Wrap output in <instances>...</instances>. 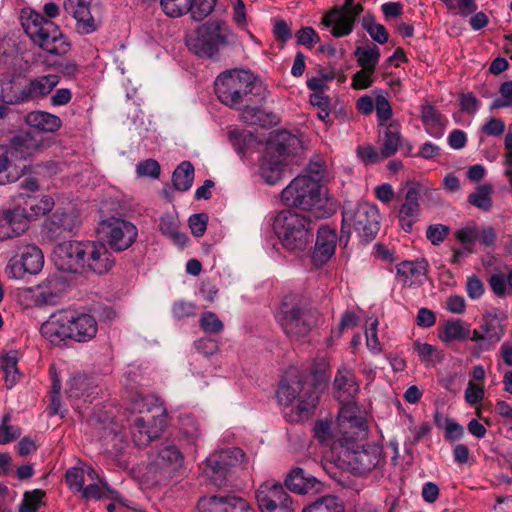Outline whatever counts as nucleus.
<instances>
[{"label":"nucleus","mask_w":512,"mask_h":512,"mask_svg":"<svg viewBox=\"0 0 512 512\" xmlns=\"http://www.w3.org/2000/svg\"><path fill=\"white\" fill-rule=\"evenodd\" d=\"M214 88L221 103L230 108L243 105L244 113L254 112V105L262 104L268 93L264 84L244 69L222 72L217 76Z\"/></svg>","instance_id":"1"},{"label":"nucleus","mask_w":512,"mask_h":512,"mask_svg":"<svg viewBox=\"0 0 512 512\" xmlns=\"http://www.w3.org/2000/svg\"><path fill=\"white\" fill-rule=\"evenodd\" d=\"M46 19L41 13L24 9L21 13V24L31 41L45 52L63 56L70 50V42L62 33L59 26L51 19L60 14V7L55 2H47L43 6Z\"/></svg>","instance_id":"2"},{"label":"nucleus","mask_w":512,"mask_h":512,"mask_svg":"<svg viewBox=\"0 0 512 512\" xmlns=\"http://www.w3.org/2000/svg\"><path fill=\"white\" fill-rule=\"evenodd\" d=\"M98 325L92 315L62 310L53 313L41 326L42 335L53 345L67 339L87 342L95 337Z\"/></svg>","instance_id":"3"},{"label":"nucleus","mask_w":512,"mask_h":512,"mask_svg":"<svg viewBox=\"0 0 512 512\" xmlns=\"http://www.w3.org/2000/svg\"><path fill=\"white\" fill-rule=\"evenodd\" d=\"M128 421L135 445L146 446L165 430L167 414L154 397L138 396L132 404V416Z\"/></svg>","instance_id":"4"},{"label":"nucleus","mask_w":512,"mask_h":512,"mask_svg":"<svg viewBox=\"0 0 512 512\" xmlns=\"http://www.w3.org/2000/svg\"><path fill=\"white\" fill-rule=\"evenodd\" d=\"M320 318L318 311L308 308L299 295L284 296L278 320L289 337L296 339L306 337L319 323Z\"/></svg>","instance_id":"5"},{"label":"nucleus","mask_w":512,"mask_h":512,"mask_svg":"<svg viewBox=\"0 0 512 512\" xmlns=\"http://www.w3.org/2000/svg\"><path fill=\"white\" fill-rule=\"evenodd\" d=\"M351 229L364 242L372 241L380 229V214L374 204L367 202L357 205H345L342 211V228L340 241L347 245Z\"/></svg>","instance_id":"6"},{"label":"nucleus","mask_w":512,"mask_h":512,"mask_svg":"<svg viewBox=\"0 0 512 512\" xmlns=\"http://www.w3.org/2000/svg\"><path fill=\"white\" fill-rule=\"evenodd\" d=\"M313 224L307 216L287 209L276 215L273 229L287 250L302 252L310 242Z\"/></svg>","instance_id":"7"},{"label":"nucleus","mask_w":512,"mask_h":512,"mask_svg":"<svg viewBox=\"0 0 512 512\" xmlns=\"http://www.w3.org/2000/svg\"><path fill=\"white\" fill-rule=\"evenodd\" d=\"M321 391L320 383L308 382L297 369H291L286 372L279 384L277 398L283 405H289L298 399L297 409L303 414L316 407Z\"/></svg>","instance_id":"8"},{"label":"nucleus","mask_w":512,"mask_h":512,"mask_svg":"<svg viewBox=\"0 0 512 512\" xmlns=\"http://www.w3.org/2000/svg\"><path fill=\"white\" fill-rule=\"evenodd\" d=\"M283 202L303 210H313L316 217L327 215L325 207L328 199L320 184L311 177H296L281 193Z\"/></svg>","instance_id":"9"},{"label":"nucleus","mask_w":512,"mask_h":512,"mask_svg":"<svg viewBox=\"0 0 512 512\" xmlns=\"http://www.w3.org/2000/svg\"><path fill=\"white\" fill-rule=\"evenodd\" d=\"M230 34V29L225 22L210 20L186 37V45L198 56L212 57L221 46L228 43Z\"/></svg>","instance_id":"10"},{"label":"nucleus","mask_w":512,"mask_h":512,"mask_svg":"<svg viewBox=\"0 0 512 512\" xmlns=\"http://www.w3.org/2000/svg\"><path fill=\"white\" fill-rule=\"evenodd\" d=\"M245 453L238 447H231L214 452L206 460L203 468L205 475L217 487L227 484L231 475L244 465Z\"/></svg>","instance_id":"11"},{"label":"nucleus","mask_w":512,"mask_h":512,"mask_svg":"<svg viewBox=\"0 0 512 512\" xmlns=\"http://www.w3.org/2000/svg\"><path fill=\"white\" fill-rule=\"evenodd\" d=\"M97 233L116 252L127 250L138 236L137 227L132 222L117 217L102 220L98 224Z\"/></svg>","instance_id":"12"},{"label":"nucleus","mask_w":512,"mask_h":512,"mask_svg":"<svg viewBox=\"0 0 512 512\" xmlns=\"http://www.w3.org/2000/svg\"><path fill=\"white\" fill-rule=\"evenodd\" d=\"M255 496L261 512H295L292 498L275 480L262 483Z\"/></svg>","instance_id":"13"},{"label":"nucleus","mask_w":512,"mask_h":512,"mask_svg":"<svg viewBox=\"0 0 512 512\" xmlns=\"http://www.w3.org/2000/svg\"><path fill=\"white\" fill-rule=\"evenodd\" d=\"M86 242L65 241L54 249L56 267L65 272L83 273L85 262Z\"/></svg>","instance_id":"14"},{"label":"nucleus","mask_w":512,"mask_h":512,"mask_svg":"<svg viewBox=\"0 0 512 512\" xmlns=\"http://www.w3.org/2000/svg\"><path fill=\"white\" fill-rule=\"evenodd\" d=\"M287 156L285 145L281 143L268 144L260 166V175L266 183L273 185L282 179Z\"/></svg>","instance_id":"15"},{"label":"nucleus","mask_w":512,"mask_h":512,"mask_svg":"<svg viewBox=\"0 0 512 512\" xmlns=\"http://www.w3.org/2000/svg\"><path fill=\"white\" fill-rule=\"evenodd\" d=\"M79 224V215L74 209L56 210L44 221L42 234L47 239L55 241L64 236L65 233L72 232Z\"/></svg>","instance_id":"16"},{"label":"nucleus","mask_w":512,"mask_h":512,"mask_svg":"<svg viewBox=\"0 0 512 512\" xmlns=\"http://www.w3.org/2000/svg\"><path fill=\"white\" fill-rule=\"evenodd\" d=\"M362 11L361 4L352 5L344 11L334 8L323 17L322 23L326 27H331V34L334 37H344L353 31L354 23Z\"/></svg>","instance_id":"17"},{"label":"nucleus","mask_w":512,"mask_h":512,"mask_svg":"<svg viewBox=\"0 0 512 512\" xmlns=\"http://www.w3.org/2000/svg\"><path fill=\"white\" fill-rule=\"evenodd\" d=\"M115 265V258L103 242L86 241V253L83 272L98 275L109 272Z\"/></svg>","instance_id":"18"},{"label":"nucleus","mask_w":512,"mask_h":512,"mask_svg":"<svg viewBox=\"0 0 512 512\" xmlns=\"http://www.w3.org/2000/svg\"><path fill=\"white\" fill-rule=\"evenodd\" d=\"M183 463V455L174 444L162 447L149 464V470L164 476L176 472Z\"/></svg>","instance_id":"19"},{"label":"nucleus","mask_w":512,"mask_h":512,"mask_svg":"<svg viewBox=\"0 0 512 512\" xmlns=\"http://www.w3.org/2000/svg\"><path fill=\"white\" fill-rule=\"evenodd\" d=\"M92 0H65L64 9L76 20V29L81 34H90L97 29L91 14Z\"/></svg>","instance_id":"20"},{"label":"nucleus","mask_w":512,"mask_h":512,"mask_svg":"<svg viewBox=\"0 0 512 512\" xmlns=\"http://www.w3.org/2000/svg\"><path fill=\"white\" fill-rule=\"evenodd\" d=\"M338 241L337 233L329 226L318 228L316 243L312 252V261L315 265L325 264L335 253Z\"/></svg>","instance_id":"21"},{"label":"nucleus","mask_w":512,"mask_h":512,"mask_svg":"<svg viewBox=\"0 0 512 512\" xmlns=\"http://www.w3.org/2000/svg\"><path fill=\"white\" fill-rule=\"evenodd\" d=\"M16 255L19 256L21 269L24 273L38 274L44 266L42 250L34 243L21 240L16 245Z\"/></svg>","instance_id":"22"},{"label":"nucleus","mask_w":512,"mask_h":512,"mask_svg":"<svg viewBox=\"0 0 512 512\" xmlns=\"http://www.w3.org/2000/svg\"><path fill=\"white\" fill-rule=\"evenodd\" d=\"M420 187L410 185L405 194V201L400 206L398 218L402 229L405 232H411L420 214Z\"/></svg>","instance_id":"23"},{"label":"nucleus","mask_w":512,"mask_h":512,"mask_svg":"<svg viewBox=\"0 0 512 512\" xmlns=\"http://www.w3.org/2000/svg\"><path fill=\"white\" fill-rule=\"evenodd\" d=\"M284 483L290 491L298 494H315L322 490V483L300 467L292 469Z\"/></svg>","instance_id":"24"},{"label":"nucleus","mask_w":512,"mask_h":512,"mask_svg":"<svg viewBox=\"0 0 512 512\" xmlns=\"http://www.w3.org/2000/svg\"><path fill=\"white\" fill-rule=\"evenodd\" d=\"M379 462V451L375 447H362L349 453L348 463L355 474L363 475L374 469Z\"/></svg>","instance_id":"25"},{"label":"nucleus","mask_w":512,"mask_h":512,"mask_svg":"<svg viewBox=\"0 0 512 512\" xmlns=\"http://www.w3.org/2000/svg\"><path fill=\"white\" fill-rule=\"evenodd\" d=\"M334 389L341 402L354 398L359 391L354 373L344 366L339 368L334 379Z\"/></svg>","instance_id":"26"},{"label":"nucleus","mask_w":512,"mask_h":512,"mask_svg":"<svg viewBox=\"0 0 512 512\" xmlns=\"http://www.w3.org/2000/svg\"><path fill=\"white\" fill-rule=\"evenodd\" d=\"M58 82L57 75H44L31 79L23 85L25 103L48 95Z\"/></svg>","instance_id":"27"},{"label":"nucleus","mask_w":512,"mask_h":512,"mask_svg":"<svg viewBox=\"0 0 512 512\" xmlns=\"http://www.w3.org/2000/svg\"><path fill=\"white\" fill-rule=\"evenodd\" d=\"M9 154L19 159L32 156L38 149V141L27 131H19L9 141L6 147Z\"/></svg>","instance_id":"28"},{"label":"nucleus","mask_w":512,"mask_h":512,"mask_svg":"<svg viewBox=\"0 0 512 512\" xmlns=\"http://www.w3.org/2000/svg\"><path fill=\"white\" fill-rule=\"evenodd\" d=\"M26 122L32 128L42 132H54L61 127V119L49 112L33 111L26 116Z\"/></svg>","instance_id":"29"},{"label":"nucleus","mask_w":512,"mask_h":512,"mask_svg":"<svg viewBox=\"0 0 512 512\" xmlns=\"http://www.w3.org/2000/svg\"><path fill=\"white\" fill-rule=\"evenodd\" d=\"M23 85L13 78H0V101L8 105H19L24 101Z\"/></svg>","instance_id":"30"},{"label":"nucleus","mask_w":512,"mask_h":512,"mask_svg":"<svg viewBox=\"0 0 512 512\" xmlns=\"http://www.w3.org/2000/svg\"><path fill=\"white\" fill-rule=\"evenodd\" d=\"M421 118L430 135L440 137L443 134L446 119L434 106L429 104L423 105L421 108Z\"/></svg>","instance_id":"31"},{"label":"nucleus","mask_w":512,"mask_h":512,"mask_svg":"<svg viewBox=\"0 0 512 512\" xmlns=\"http://www.w3.org/2000/svg\"><path fill=\"white\" fill-rule=\"evenodd\" d=\"M97 388L92 379L83 374L73 375L66 388V393L71 398L90 397Z\"/></svg>","instance_id":"32"},{"label":"nucleus","mask_w":512,"mask_h":512,"mask_svg":"<svg viewBox=\"0 0 512 512\" xmlns=\"http://www.w3.org/2000/svg\"><path fill=\"white\" fill-rule=\"evenodd\" d=\"M428 263L426 260L403 261L397 265V275L404 285H412V278L425 276Z\"/></svg>","instance_id":"33"},{"label":"nucleus","mask_w":512,"mask_h":512,"mask_svg":"<svg viewBox=\"0 0 512 512\" xmlns=\"http://www.w3.org/2000/svg\"><path fill=\"white\" fill-rule=\"evenodd\" d=\"M3 212L16 237H19L29 229L31 220L28 216V209L26 207L18 205L12 209H4Z\"/></svg>","instance_id":"34"},{"label":"nucleus","mask_w":512,"mask_h":512,"mask_svg":"<svg viewBox=\"0 0 512 512\" xmlns=\"http://www.w3.org/2000/svg\"><path fill=\"white\" fill-rule=\"evenodd\" d=\"M159 227L162 234L169 237L178 246L183 247L186 244L187 237L179 231V221L175 215L170 213L162 215Z\"/></svg>","instance_id":"35"},{"label":"nucleus","mask_w":512,"mask_h":512,"mask_svg":"<svg viewBox=\"0 0 512 512\" xmlns=\"http://www.w3.org/2000/svg\"><path fill=\"white\" fill-rule=\"evenodd\" d=\"M17 363L18 356L16 351H9L1 357V370L4 373L5 386L8 389L14 387L20 377Z\"/></svg>","instance_id":"36"},{"label":"nucleus","mask_w":512,"mask_h":512,"mask_svg":"<svg viewBox=\"0 0 512 512\" xmlns=\"http://www.w3.org/2000/svg\"><path fill=\"white\" fill-rule=\"evenodd\" d=\"M65 288V281L58 275H51L39 284L40 297L46 303H52Z\"/></svg>","instance_id":"37"},{"label":"nucleus","mask_w":512,"mask_h":512,"mask_svg":"<svg viewBox=\"0 0 512 512\" xmlns=\"http://www.w3.org/2000/svg\"><path fill=\"white\" fill-rule=\"evenodd\" d=\"M173 185L178 191H187L194 180V167L189 161L181 162L173 173Z\"/></svg>","instance_id":"38"},{"label":"nucleus","mask_w":512,"mask_h":512,"mask_svg":"<svg viewBox=\"0 0 512 512\" xmlns=\"http://www.w3.org/2000/svg\"><path fill=\"white\" fill-rule=\"evenodd\" d=\"M233 495H213L203 497L198 502L200 512H228Z\"/></svg>","instance_id":"39"},{"label":"nucleus","mask_w":512,"mask_h":512,"mask_svg":"<svg viewBox=\"0 0 512 512\" xmlns=\"http://www.w3.org/2000/svg\"><path fill=\"white\" fill-rule=\"evenodd\" d=\"M354 56L362 69L374 72L380 59V50L376 45L371 47H357Z\"/></svg>","instance_id":"40"},{"label":"nucleus","mask_w":512,"mask_h":512,"mask_svg":"<svg viewBox=\"0 0 512 512\" xmlns=\"http://www.w3.org/2000/svg\"><path fill=\"white\" fill-rule=\"evenodd\" d=\"M83 498L86 500H98L101 498H109L112 500H119L120 495L117 491L111 489L106 483L99 481L93 482L81 491Z\"/></svg>","instance_id":"41"},{"label":"nucleus","mask_w":512,"mask_h":512,"mask_svg":"<svg viewBox=\"0 0 512 512\" xmlns=\"http://www.w3.org/2000/svg\"><path fill=\"white\" fill-rule=\"evenodd\" d=\"M22 175V170L14 167L9 158L6 147L0 146V185L17 181Z\"/></svg>","instance_id":"42"},{"label":"nucleus","mask_w":512,"mask_h":512,"mask_svg":"<svg viewBox=\"0 0 512 512\" xmlns=\"http://www.w3.org/2000/svg\"><path fill=\"white\" fill-rule=\"evenodd\" d=\"M444 342L460 341L470 337L469 325L458 320L447 321L443 327V334L440 336Z\"/></svg>","instance_id":"43"},{"label":"nucleus","mask_w":512,"mask_h":512,"mask_svg":"<svg viewBox=\"0 0 512 512\" xmlns=\"http://www.w3.org/2000/svg\"><path fill=\"white\" fill-rule=\"evenodd\" d=\"M493 186L489 183L477 186L475 192L469 194L468 202L476 208L489 211L492 208Z\"/></svg>","instance_id":"44"},{"label":"nucleus","mask_w":512,"mask_h":512,"mask_svg":"<svg viewBox=\"0 0 512 512\" xmlns=\"http://www.w3.org/2000/svg\"><path fill=\"white\" fill-rule=\"evenodd\" d=\"M180 432L189 444H195L201 437V429L198 420L191 414L179 416Z\"/></svg>","instance_id":"45"},{"label":"nucleus","mask_w":512,"mask_h":512,"mask_svg":"<svg viewBox=\"0 0 512 512\" xmlns=\"http://www.w3.org/2000/svg\"><path fill=\"white\" fill-rule=\"evenodd\" d=\"M400 145V132L394 124L386 125L383 132V144L381 147L382 158H388L396 153Z\"/></svg>","instance_id":"46"},{"label":"nucleus","mask_w":512,"mask_h":512,"mask_svg":"<svg viewBox=\"0 0 512 512\" xmlns=\"http://www.w3.org/2000/svg\"><path fill=\"white\" fill-rule=\"evenodd\" d=\"M344 506L335 496H324L310 503L302 512H343Z\"/></svg>","instance_id":"47"},{"label":"nucleus","mask_w":512,"mask_h":512,"mask_svg":"<svg viewBox=\"0 0 512 512\" xmlns=\"http://www.w3.org/2000/svg\"><path fill=\"white\" fill-rule=\"evenodd\" d=\"M24 204V207L28 209V216L30 220H32L35 217L44 215L51 211L54 203L48 196H43L41 198L29 196L25 199Z\"/></svg>","instance_id":"48"},{"label":"nucleus","mask_w":512,"mask_h":512,"mask_svg":"<svg viewBox=\"0 0 512 512\" xmlns=\"http://www.w3.org/2000/svg\"><path fill=\"white\" fill-rule=\"evenodd\" d=\"M103 437L107 445L105 451L109 455L117 456L124 452L126 440L121 431H115L113 429L105 430Z\"/></svg>","instance_id":"49"},{"label":"nucleus","mask_w":512,"mask_h":512,"mask_svg":"<svg viewBox=\"0 0 512 512\" xmlns=\"http://www.w3.org/2000/svg\"><path fill=\"white\" fill-rule=\"evenodd\" d=\"M344 438L347 440H356L366 435L367 425L365 419L358 415L353 420L347 421L341 425Z\"/></svg>","instance_id":"50"},{"label":"nucleus","mask_w":512,"mask_h":512,"mask_svg":"<svg viewBox=\"0 0 512 512\" xmlns=\"http://www.w3.org/2000/svg\"><path fill=\"white\" fill-rule=\"evenodd\" d=\"M362 26L377 43L384 44L388 41L389 34L386 28L382 24L376 23L373 16H364Z\"/></svg>","instance_id":"51"},{"label":"nucleus","mask_w":512,"mask_h":512,"mask_svg":"<svg viewBox=\"0 0 512 512\" xmlns=\"http://www.w3.org/2000/svg\"><path fill=\"white\" fill-rule=\"evenodd\" d=\"M160 6L167 16L177 18L188 13L191 0H160Z\"/></svg>","instance_id":"52"},{"label":"nucleus","mask_w":512,"mask_h":512,"mask_svg":"<svg viewBox=\"0 0 512 512\" xmlns=\"http://www.w3.org/2000/svg\"><path fill=\"white\" fill-rule=\"evenodd\" d=\"M216 3L217 0H191L188 13L193 20L202 21L214 11Z\"/></svg>","instance_id":"53"},{"label":"nucleus","mask_w":512,"mask_h":512,"mask_svg":"<svg viewBox=\"0 0 512 512\" xmlns=\"http://www.w3.org/2000/svg\"><path fill=\"white\" fill-rule=\"evenodd\" d=\"M479 236L478 227L475 224L463 227L455 232L456 239L464 245L467 253H473V246Z\"/></svg>","instance_id":"54"},{"label":"nucleus","mask_w":512,"mask_h":512,"mask_svg":"<svg viewBox=\"0 0 512 512\" xmlns=\"http://www.w3.org/2000/svg\"><path fill=\"white\" fill-rule=\"evenodd\" d=\"M44 496L45 492L39 489L25 492L24 498L19 505V512H37Z\"/></svg>","instance_id":"55"},{"label":"nucleus","mask_w":512,"mask_h":512,"mask_svg":"<svg viewBox=\"0 0 512 512\" xmlns=\"http://www.w3.org/2000/svg\"><path fill=\"white\" fill-rule=\"evenodd\" d=\"M199 326L204 332L209 334H217L224 329L223 322L215 313L210 311L201 314L199 319Z\"/></svg>","instance_id":"56"},{"label":"nucleus","mask_w":512,"mask_h":512,"mask_svg":"<svg viewBox=\"0 0 512 512\" xmlns=\"http://www.w3.org/2000/svg\"><path fill=\"white\" fill-rule=\"evenodd\" d=\"M499 92L501 97L492 101L490 110L512 107V81L502 83Z\"/></svg>","instance_id":"57"},{"label":"nucleus","mask_w":512,"mask_h":512,"mask_svg":"<svg viewBox=\"0 0 512 512\" xmlns=\"http://www.w3.org/2000/svg\"><path fill=\"white\" fill-rule=\"evenodd\" d=\"M66 483L70 489L81 492L85 483V470L83 467H72L66 472Z\"/></svg>","instance_id":"58"},{"label":"nucleus","mask_w":512,"mask_h":512,"mask_svg":"<svg viewBox=\"0 0 512 512\" xmlns=\"http://www.w3.org/2000/svg\"><path fill=\"white\" fill-rule=\"evenodd\" d=\"M11 417L9 414H5L2 418V422L0 425V444H7L14 439L18 438L21 434V431L18 427L10 426L8 423L10 422Z\"/></svg>","instance_id":"59"},{"label":"nucleus","mask_w":512,"mask_h":512,"mask_svg":"<svg viewBox=\"0 0 512 512\" xmlns=\"http://www.w3.org/2000/svg\"><path fill=\"white\" fill-rule=\"evenodd\" d=\"M504 175L507 177L510 187L512 188V124L509 126L508 132L504 140Z\"/></svg>","instance_id":"60"},{"label":"nucleus","mask_w":512,"mask_h":512,"mask_svg":"<svg viewBox=\"0 0 512 512\" xmlns=\"http://www.w3.org/2000/svg\"><path fill=\"white\" fill-rule=\"evenodd\" d=\"M450 228L443 224L430 225L426 230V237L433 245H439L448 236Z\"/></svg>","instance_id":"61"},{"label":"nucleus","mask_w":512,"mask_h":512,"mask_svg":"<svg viewBox=\"0 0 512 512\" xmlns=\"http://www.w3.org/2000/svg\"><path fill=\"white\" fill-rule=\"evenodd\" d=\"M481 330L490 343L498 342L504 334L502 326L496 320L486 321L481 325Z\"/></svg>","instance_id":"62"},{"label":"nucleus","mask_w":512,"mask_h":512,"mask_svg":"<svg viewBox=\"0 0 512 512\" xmlns=\"http://www.w3.org/2000/svg\"><path fill=\"white\" fill-rule=\"evenodd\" d=\"M375 109L380 125L386 126L384 122L388 121L392 116V108L390 103L384 96H377L375 101Z\"/></svg>","instance_id":"63"},{"label":"nucleus","mask_w":512,"mask_h":512,"mask_svg":"<svg viewBox=\"0 0 512 512\" xmlns=\"http://www.w3.org/2000/svg\"><path fill=\"white\" fill-rule=\"evenodd\" d=\"M208 216L205 213L193 214L189 218V227L196 237L204 235L207 228Z\"/></svg>","instance_id":"64"}]
</instances>
